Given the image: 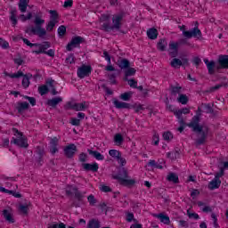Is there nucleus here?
Instances as JSON below:
<instances>
[{"label":"nucleus","mask_w":228,"mask_h":228,"mask_svg":"<svg viewBox=\"0 0 228 228\" xmlns=\"http://www.w3.org/2000/svg\"><path fill=\"white\" fill-rule=\"evenodd\" d=\"M49 86L48 85H43L38 87V92L40 95H47L49 94Z\"/></svg>","instance_id":"40"},{"label":"nucleus","mask_w":228,"mask_h":228,"mask_svg":"<svg viewBox=\"0 0 228 228\" xmlns=\"http://www.w3.org/2000/svg\"><path fill=\"white\" fill-rule=\"evenodd\" d=\"M125 81H128V85L131 86V88H138V81H136L134 78H128V80Z\"/></svg>","instance_id":"53"},{"label":"nucleus","mask_w":228,"mask_h":228,"mask_svg":"<svg viewBox=\"0 0 228 228\" xmlns=\"http://www.w3.org/2000/svg\"><path fill=\"white\" fill-rule=\"evenodd\" d=\"M102 28L106 32L113 31V29H115V27H113V25L110 26L109 23H103Z\"/></svg>","instance_id":"61"},{"label":"nucleus","mask_w":228,"mask_h":228,"mask_svg":"<svg viewBox=\"0 0 228 228\" xmlns=\"http://www.w3.org/2000/svg\"><path fill=\"white\" fill-rule=\"evenodd\" d=\"M223 86L224 88H227V84L221 83V84L216 85L215 86L209 87L206 92L207 94H213L214 92L220 90V88H222Z\"/></svg>","instance_id":"33"},{"label":"nucleus","mask_w":228,"mask_h":228,"mask_svg":"<svg viewBox=\"0 0 228 228\" xmlns=\"http://www.w3.org/2000/svg\"><path fill=\"white\" fill-rule=\"evenodd\" d=\"M187 216L189 218H194V220H199L200 216H199V214L197 213H191L190 210H187Z\"/></svg>","instance_id":"63"},{"label":"nucleus","mask_w":228,"mask_h":228,"mask_svg":"<svg viewBox=\"0 0 228 228\" xmlns=\"http://www.w3.org/2000/svg\"><path fill=\"white\" fill-rule=\"evenodd\" d=\"M108 77L110 81V85H117V74L115 73L109 74Z\"/></svg>","instance_id":"54"},{"label":"nucleus","mask_w":228,"mask_h":228,"mask_svg":"<svg viewBox=\"0 0 228 228\" xmlns=\"http://www.w3.org/2000/svg\"><path fill=\"white\" fill-rule=\"evenodd\" d=\"M11 22H12L13 26H17V9L13 8L11 10Z\"/></svg>","instance_id":"38"},{"label":"nucleus","mask_w":228,"mask_h":228,"mask_svg":"<svg viewBox=\"0 0 228 228\" xmlns=\"http://www.w3.org/2000/svg\"><path fill=\"white\" fill-rule=\"evenodd\" d=\"M131 110H134V113H140V111H143L145 108H143V105L142 104H139V105L134 104L132 105Z\"/></svg>","instance_id":"47"},{"label":"nucleus","mask_w":228,"mask_h":228,"mask_svg":"<svg viewBox=\"0 0 228 228\" xmlns=\"http://www.w3.org/2000/svg\"><path fill=\"white\" fill-rule=\"evenodd\" d=\"M82 168L85 172H99V164L97 162L90 163H82Z\"/></svg>","instance_id":"13"},{"label":"nucleus","mask_w":228,"mask_h":228,"mask_svg":"<svg viewBox=\"0 0 228 228\" xmlns=\"http://www.w3.org/2000/svg\"><path fill=\"white\" fill-rule=\"evenodd\" d=\"M34 24L36 27L28 28L25 30V33H28V35H37L39 38H44L45 35H47V30L45 28H42L43 24H45V20H42V18L36 16Z\"/></svg>","instance_id":"4"},{"label":"nucleus","mask_w":228,"mask_h":228,"mask_svg":"<svg viewBox=\"0 0 228 228\" xmlns=\"http://www.w3.org/2000/svg\"><path fill=\"white\" fill-rule=\"evenodd\" d=\"M175 115L176 117V118H178V122L180 124V126H186V123L184 122V118H183V115H179L177 112H175Z\"/></svg>","instance_id":"58"},{"label":"nucleus","mask_w":228,"mask_h":228,"mask_svg":"<svg viewBox=\"0 0 228 228\" xmlns=\"http://www.w3.org/2000/svg\"><path fill=\"white\" fill-rule=\"evenodd\" d=\"M36 154H37V162L40 167H42V163L44 162V156H45V151L44 148L37 146L36 150Z\"/></svg>","instance_id":"14"},{"label":"nucleus","mask_w":228,"mask_h":228,"mask_svg":"<svg viewBox=\"0 0 228 228\" xmlns=\"http://www.w3.org/2000/svg\"><path fill=\"white\" fill-rule=\"evenodd\" d=\"M51 47V42L45 41L43 42V45H41V49L34 50L32 53L34 54H47V56H50L51 58H54V50L50 49L46 51V49H49Z\"/></svg>","instance_id":"7"},{"label":"nucleus","mask_w":228,"mask_h":228,"mask_svg":"<svg viewBox=\"0 0 228 228\" xmlns=\"http://www.w3.org/2000/svg\"><path fill=\"white\" fill-rule=\"evenodd\" d=\"M77 152V146L76 144L71 143L64 148V156H66L69 159H72L74 156Z\"/></svg>","instance_id":"10"},{"label":"nucleus","mask_w":228,"mask_h":228,"mask_svg":"<svg viewBox=\"0 0 228 228\" xmlns=\"http://www.w3.org/2000/svg\"><path fill=\"white\" fill-rule=\"evenodd\" d=\"M0 47L2 49H9L10 44L3 38H0Z\"/></svg>","instance_id":"56"},{"label":"nucleus","mask_w":228,"mask_h":228,"mask_svg":"<svg viewBox=\"0 0 228 228\" xmlns=\"http://www.w3.org/2000/svg\"><path fill=\"white\" fill-rule=\"evenodd\" d=\"M87 228H101V221L98 219H91L87 224Z\"/></svg>","instance_id":"35"},{"label":"nucleus","mask_w":228,"mask_h":228,"mask_svg":"<svg viewBox=\"0 0 228 228\" xmlns=\"http://www.w3.org/2000/svg\"><path fill=\"white\" fill-rule=\"evenodd\" d=\"M158 29L155 28H151L147 30V37L150 40H156V38H158Z\"/></svg>","instance_id":"28"},{"label":"nucleus","mask_w":228,"mask_h":228,"mask_svg":"<svg viewBox=\"0 0 228 228\" xmlns=\"http://www.w3.org/2000/svg\"><path fill=\"white\" fill-rule=\"evenodd\" d=\"M177 101L181 104H188V96L186 94H180Z\"/></svg>","instance_id":"45"},{"label":"nucleus","mask_w":228,"mask_h":228,"mask_svg":"<svg viewBox=\"0 0 228 228\" xmlns=\"http://www.w3.org/2000/svg\"><path fill=\"white\" fill-rule=\"evenodd\" d=\"M77 74L80 79L90 77V74H92V66L83 64L77 69Z\"/></svg>","instance_id":"8"},{"label":"nucleus","mask_w":228,"mask_h":228,"mask_svg":"<svg viewBox=\"0 0 228 228\" xmlns=\"http://www.w3.org/2000/svg\"><path fill=\"white\" fill-rule=\"evenodd\" d=\"M12 133H15L18 136L17 138L12 137L11 143H14V145L20 147V149H28V147H29V144L28 143V139L24 137L22 132H20L17 128H12Z\"/></svg>","instance_id":"6"},{"label":"nucleus","mask_w":228,"mask_h":228,"mask_svg":"<svg viewBox=\"0 0 228 228\" xmlns=\"http://www.w3.org/2000/svg\"><path fill=\"white\" fill-rule=\"evenodd\" d=\"M168 45V43L167 42L166 38L159 39L157 44V48L159 51H161V53L167 51V46Z\"/></svg>","instance_id":"27"},{"label":"nucleus","mask_w":228,"mask_h":228,"mask_svg":"<svg viewBox=\"0 0 228 228\" xmlns=\"http://www.w3.org/2000/svg\"><path fill=\"white\" fill-rule=\"evenodd\" d=\"M20 211L23 213V215H28V211H29V207L28 205H20Z\"/></svg>","instance_id":"59"},{"label":"nucleus","mask_w":228,"mask_h":228,"mask_svg":"<svg viewBox=\"0 0 228 228\" xmlns=\"http://www.w3.org/2000/svg\"><path fill=\"white\" fill-rule=\"evenodd\" d=\"M169 183H174L175 184H179V176L175 173H169L167 177Z\"/></svg>","instance_id":"34"},{"label":"nucleus","mask_w":228,"mask_h":228,"mask_svg":"<svg viewBox=\"0 0 228 228\" xmlns=\"http://www.w3.org/2000/svg\"><path fill=\"white\" fill-rule=\"evenodd\" d=\"M60 102H63V98L54 97L47 100L46 104L47 106H51L52 108H56L57 104H60Z\"/></svg>","instance_id":"23"},{"label":"nucleus","mask_w":228,"mask_h":228,"mask_svg":"<svg viewBox=\"0 0 228 228\" xmlns=\"http://www.w3.org/2000/svg\"><path fill=\"white\" fill-rule=\"evenodd\" d=\"M113 104L117 110H131L133 108L130 103L120 102L117 99H114Z\"/></svg>","instance_id":"15"},{"label":"nucleus","mask_w":228,"mask_h":228,"mask_svg":"<svg viewBox=\"0 0 228 228\" xmlns=\"http://www.w3.org/2000/svg\"><path fill=\"white\" fill-rule=\"evenodd\" d=\"M2 215L6 222L9 224H15V219L13 218V215L10 213V210L8 209H4L2 211Z\"/></svg>","instance_id":"21"},{"label":"nucleus","mask_w":228,"mask_h":228,"mask_svg":"<svg viewBox=\"0 0 228 228\" xmlns=\"http://www.w3.org/2000/svg\"><path fill=\"white\" fill-rule=\"evenodd\" d=\"M114 142L116 145H122V143H124V136H122L120 134H116L114 135Z\"/></svg>","instance_id":"43"},{"label":"nucleus","mask_w":228,"mask_h":228,"mask_svg":"<svg viewBox=\"0 0 228 228\" xmlns=\"http://www.w3.org/2000/svg\"><path fill=\"white\" fill-rule=\"evenodd\" d=\"M173 58L174 59L171 61L170 66L173 67V69H180L183 65V61L175 57Z\"/></svg>","instance_id":"36"},{"label":"nucleus","mask_w":228,"mask_h":228,"mask_svg":"<svg viewBox=\"0 0 228 228\" xmlns=\"http://www.w3.org/2000/svg\"><path fill=\"white\" fill-rule=\"evenodd\" d=\"M57 32L60 38H62V37H65V35H67V27H65V25H61L58 28Z\"/></svg>","instance_id":"42"},{"label":"nucleus","mask_w":228,"mask_h":228,"mask_svg":"<svg viewBox=\"0 0 228 228\" xmlns=\"http://www.w3.org/2000/svg\"><path fill=\"white\" fill-rule=\"evenodd\" d=\"M15 108L18 113H20V115H22L24 111L29 110V103L28 102H19Z\"/></svg>","instance_id":"18"},{"label":"nucleus","mask_w":228,"mask_h":228,"mask_svg":"<svg viewBox=\"0 0 228 228\" xmlns=\"http://www.w3.org/2000/svg\"><path fill=\"white\" fill-rule=\"evenodd\" d=\"M87 201L89 202V206H95V204H97V199H95L94 194H91L87 197Z\"/></svg>","instance_id":"49"},{"label":"nucleus","mask_w":228,"mask_h":228,"mask_svg":"<svg viewBox=\"0 0 228 228\" xmlns=\"http://www.w3.org/2000/svg\"><path fill=\"white\" fill-rule=\"evenodd\" d=\"M224 174V167H221L220 171L216 173L215 179L220 180V177H223Z\"/></svg>","instance_id":"64"},{"label":"nucleus","mask_w":228,"mask_h":228,"mask_svg":"<svg viewBox=\"0 0 228 228\" xmlns=\"http://www.w3.org/2000/svg\"><path fill=\"white\" fill-rule=\"evenodd\" d=\"M112 179L118 181L120 183L122 179H129V174L126 167H119L117 175H112Z\"/></svg>","instance_id":"11"},{"label":"nucleus","mask_w":228,"mask_h":228,"mask_svg":"<svg viewBox=\"0 0 228 228\" xmlns=\"http://www.w3.org/2000/svg\"><path fill=\"white\" fill-rule=\"evenodd\" d=\"M78 161H80V163H86V161H88V154L81 152L78 155Z\"/></svg>","instance_id":"44"},{"label":"nucleus","mask_w":228,"mask_h":228,"mask_svg":"<svg viewBox=\"0 0 228 228\" xmlns=\"http://www.w3.org/2000/svg\"><path fill=\"white\" fill-rule=\"evenodd\" d=\"M68 106H69L70 110H74L75 111H83V110H86V102L73 104L72 102H68Z\"/></svg>","instance_id":"17"},{"label":"nucleus","mask_w":228,"mask_h":228,"mask_svg":"<svg viewBox=\"0 0 228 228\" xmlns=\"http://www.w3.org/2000/svg\"><path fill=\"white\" fill-rule=\"evenodd\" d=\"M181 90H183V87L181 86H171V94H173V95H177V94H181Z\"/></svg>","instance_id":"51"},{"label":"nucleus","mask_w":228,"mask_h":228,"mask_svg":"<svg viewBox=\"0 0 228 228\" xmlns=\"http://www.w3.org/2000/svg\"><path fill=\"white\" fill-rule=\"evenodd\" d=\"M50 21L59 23L60 22V13L56 10H50Z\"/></svg>","instance_id":"26"},{"label":"nucleus","mask_w":228,"mask_h":228,"mask_svg":"<svg viewBox=\"0 0 228 228\" xmlns=\"http://www.w3.org/2000/svg\"><path fill=\"white\" fill-rule=\"evenodd\" d=\"M190 38L191 37L180 38L177 42L170 41L168 48L169 56H171V58H176L177 54H179V47H183V45L193 49L195 45L190 42Z\"/></svg>","instance_id":"2"},{"label":"nucleus","mask_w":228,"mask_h":228,"mask_svg":"<svg viewBox=\"0 0 228 228\" xmlns=\"http://www.w3.org/2000/svg\"><path fill=\"white\" fill-rule=\"evenodd\" d=\"M218 63L224 69H228V55H219Z\"/></svg>","instance_id":"32"},{"label":"nucleus","mask_w":228,"mask_h":228,"mask_svg":"<svg viewBox=\"0 0 228 228\" xmlns=\"http://www.w3.org/2000/svg\"><path fill=\"white\" fill-rule=\"evenodd\" d=\"M45 83L51 88L52 95H58V91H56V87L54 86V79L48 78Z\"/></svg>","instance_id":"30"},{"label":"nucleus","mask_w":228,"mask_h":228,"mask_svg":"<svg viewBox=\"0 0 228 228\" xmlns=\"http://www.w3.org/2000/svg\"><path fill=\"white\" fill-rule=\"evenodd\" d=\"M109 154L111 158H114V159H120V156H122V153L117 150H110Z\"/></svg>","instance_id":"39"},{"label":"nucleus","mask_w":228,"mask_h":228,"mask_svg":"<svg viewBox=\"0 0 228 228\" xmlns=\"http://www.w3.org/2000/svg\"><path fill=\"white\" fill-rule=\"evenodd\" d=\"M23 99H26L27 101H28V102H29V104H31V106H37V99L35 97L23 95Z\"/></svg>","instance_id":"48"},{"label":"nucleus","mask_w":228,"mask_h":228,"mask_svg":"<svg viewBox=\"0 0 228 228\" xmlns=\"http://www.w3.org/2000/svg\"><path fill=\"white\" fill-rule=\"evenodd\" d=\"M179 29L183 32L184 38H202V31L199 29V21H196V25L191 30H186V26H179Z\"/></svg>","instance_id":"5"},{"label":"nucleus","mask_w":228,"mask_h":228,"mask_svg":"<svg viewBox=\"0 0 228 228\" xmlns=\"http://www.w3.org/2000/svg\"><path fill=\"white\" fill-rule=\"evenodd\" d=\"M156 218L160 220L162 224H165L166 225H170V217L163 213L155 215Z\"/></svg>","instance_id":"24"},{"label":"nucleus","mask_w":228,"mask_h":228,"mask_svg":"<svg viewBox=\"0 0 228 228\" xmlns=\"http://www.w3.org/2000/svg\"><path fill=\"white\" fill-rule=\"evenodd\" d=\"M74 58V53H69V56L66 58L65 62L67 64L72 65V63H76Z\"/></svg>","instance_id":"50"},{"label":"nucleus","mask_w":228,"mask_h":228,"mask_svg":"<svg viewBox=\"0 0 228 228\" xmlns=\"http://www.w3.org/2000/svg\"><path fill=\"white\" fill-rule=\"evenodd\" d=\"M126 17V12L124 11L120 12L118 14H115L112 18V23H113V28L114 29H120V26H122V19Z\"/></svg>","instance_id":"9"},{"label":"nucleus","mask_w":228,"mask_h":228,"mask_svg":"<svg viewBox=\"0 0 228 228\" xmlns=\"http://www.w3.org/2000/svg\"><path fill=\"white\" fill-rule=\"evenodd\" d=\"M202 106H204L206 113H213V106H211V103H202Z\"/></svg>","instance_id":"55"},{"label":"nucleus","mask_w":228,"mask_h":228,"mask_svg":"<svg viewBox=\"0 0 228 228\" xmlns=\"http://www.w3.org/2000/svg\"><path fill=\"white\" fill-rule=\"evenodd\" d=\"M204 63L207 65L208 74H210V76H213V74H215V69L216 67V62H215V61H209V60L204 59Z\"/></svg>","instance_id":"19"},{"label":"nucleus","mask_w":228,"mask_h":228,"mask_svg":"<svg viewBox=\"0 0 228 228\" xmlns=\"http://www.w3.org/2000/svg\"><path fill=\"white\" fill-rule=\"evenodd\" d=\"M87 152L90 154V156H93V158L98 159V161H102L104 159V155L101 154V152L97 151L87 150Z\"/></svg>","instance_id":"31"},{"label":"nucleus","mask_w":228,"mask_h":228,"mask_svg":"<svg viewBox=\"0 0 228 228\" xmlns=\"http://www.w3.org/2000/svg\"><path fill=\"white\" fill-rule=\"evenodd\" d=\"M21 77H23L21 85L23 86V88L26 90V88H29V85H31V82L29 81V79H31V77H33V75L31 73H28V74H23V76H21Z\"/></svg>","instance_id":"20"},{"label":"nucleus","mask_w":228,"mask_h":228,"mask_svg":"<svg viewBox=\"0 0 228 228\" xmlns=\"http://www.w3.org/2000/svg\"><path fill=\"white\" fill-rule=\"evenodd\" d=\"M119 184H121V186H126L128 188H131V186H134V184H136V180L123 178L119 182Z\"/></svg>","instance_id":"25"},{"label":"nucleus","mask_w":228,"mask_h":228,"mask_svg":"<svg viewBox=\"0 0 228 228\" xmlns=\"http://www.w3.org/2000/svg\"><path fill=\"white\" fill-rule=\"evenodd\" d=\"M175 113H177L178 115H188V113H190V109L188 108H183L182 110H178L175 111Z\"/></svg>","instance_id":"60"},{"label":"nucleus","mask_w":228,"mask_h":228,"mask_svg":"<svg viewBox=\"0 0 228 228\" xmlns=\"http://www.w3.org/2000/svg\"><path fill=\"white\" fill-rule=\"evenodd\" d=\"M32 17H33V13H31V12H28L27 16L24 14L20 15V20H22V22H26V20H31Z\"/></svg>","instance_id":"52"},{"label":"nucleus","mask_w":228,"mask_h":228,"mask_svg":"<svg viewBox=\"0 0 228 228\" xmlns=\"http://www.w3.org/2000/svg\"><path fill=\"white\" fill-rule=\"evenodd\" d=\"M163 138L167 142H170V140H172L174 138V135L170 132L167 131V132H164Z\"/></svg>","instance_id":"57"},{"label":"nucleus","mask_w":228,"mask_h":228,"mask_svg":"<svg viewBox=\"0 0 228 228\" xmlns=\"http://www.w3.org/2000/svg\"><path fill=\"white\" fill-rule=\"evenodd\" d=\"M85 42L84 37H81L79 36L72 37L71 41L67 45L66 49L67 51H72L74 47H77L80 44H83Z\"/></svg>","instance_id":"12"},{"label":"nucleus","mask_w":228,"mask_h":228,"mask_svg":"<svg viewBox=\"0 0 228 228\" xmlns=\"http://www.w3.org/2000/svg\"><path fill=\"white\" fill-rule=\"evenodd\" d=\"M117 65L119 67V69H121V70H125L131 67V62L126 58H119L117 61Z\"/></svg>","instance_id":"16"},{"label":"nucleus","mask_w":228,"mask_h":228,"mask_svg":"<svg viewBox=\"0 0 228 228\" xmlns=\"http://www.w3.org/2000/svg\"><path fill=\"white\" fill-rule=\"evenodd\" d=\"M56 22L54 21H49L48 24L46 25V31H53L54 29V26H56Z\"/></svg>","instance_id":"62"},{"label":"nucleus","mask_w":228,"mask_h":228,"mask_svg":"<svg viewBox=\"0 0 228 228\" xmlns=\"http://www.w3.org/2000/svg\"><path fill=\"white\" fill-rule=\"evenodd\" d=\"M221 184H222V181L217 180L216 178H214L208 183V190H216V189L220 188Z\"/></svg>","instance_id":"29"},{"label":"nucleus","mask_w":228,"mask_h":228,"mask_svg":"<svg viewBox=\"0 0 228 228\" xmlns=\"http://www.w3.org/2000/svg\"><path fill=\"white\" fill-rule=\"evenodd\" d=\"M124 81H128V77H131L133 76L136 75V69L128 67L124 70Z\"/></svg>","instance_id":"22"},{"label":"nucleus","mask_w":228,"mask_h":228,"mask_svg":"<svg viewBox=\"0 0 228 228\" xmlns=\"http://www.w3.org/2000/svg\"><path fill=\"white\" fill-rule=\"evenodd\" d=\"M197 115L192 117L191 121L187 124L188 127H191L192 129L193 133L197 134V139L195 141L196 147H199L200 145H204L206 143V138H208V134H209V127L204 126L200 125V116L202 115V110L200 107L198 108Z\"/></svg>","instance_id":"1"},{"label":"nucleus","mask_w":228,"mask_h":228,"mask_svg":"<svg viewBox=\"0 0 228 228\" xmlns=\"http://www.w3.org/2000/svg\"><path fill=\"white\" fill-rule=\"evenodd\" d=\"M5 76H9V77H12V79H14V78L22 77V76H24V73L21 70H20L14 74L5 73Z\"/></svg>","instance_id":"46"},{"label":"nucleus","mask_w":228,"mask_h":228,"mask_svg":"<svg viewBox=\"0 0 228 228\" xmlns=\"http://www.w3.org/2000/svg\"><path fill=\"white\" fill-rule=\"evenodd\" d=\"M73 193L77 201H73L72 208H81V204L85 202L86 191L82 192L77 186L69 185L66 189V195L70 197Z\"/></svg>","instance_id":"3"},{"label":"nucleus","mask_w":228,"mask_h":228,"mask_svg":"<svg viewBox=\"0 0 228 228\" xmlns=\"http://www.w3.org/2000/svg\"><path fill=\"white\" fill-rule=\"evenodd\" d=\"M148 167H151V168H159V170H163V165L161 162H156V160H149Z\"/></svg>","instance_id":"37"},{"label":"nucleus","mask_w":228,"mask_h":228,"mask_svg":"<svg viewBox=\"0 0 228 228\" xmlns=\"http://www.w3.org/2000/svg\"><path fill=\"white\" fill-rule=\"evenodd\" d=\"M131 97H133V92L129 91L121 94L119 99H121L122 101H131Z\"/></svg>","instance_id":"41"}]
</instances>
